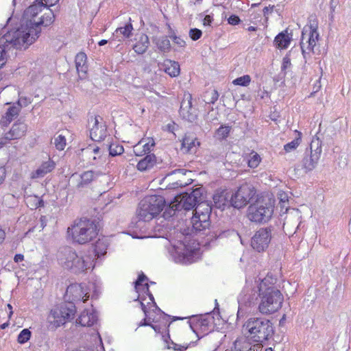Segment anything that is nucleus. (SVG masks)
Here are the masks:
<instances>
[{"label": "nucleus", "mask_w": 351, "mask_h": 351, "mask_svg": "<svg viewBox=\"0 0 351 351\" xmlns=\"http://www.w3.org/2000/svg\"><path fill=\"white\" fill-rule=\"evenodd\" d=\"M165 206V200L162 196H147L140 202L136 215L139 220L149 221L159 214Z\"/></svg>", "instance_id": "nucleus-6"}, {"label": "nucleus", "mask_w": 351, "mask_h": 351, "mask_svg": "<svg viewBox=\"0 0 351 351\" xmlns=\"http://www.w3.org/2000/svg\"><path fill=\"white\" fill-rule=\"evenodd\" d=\"M154 145H155V143L152 138L149 139V141L147 143H145L143 145L141 144L142 149H144V154L149 153L152 148Z\"/></svg>", "instance_id": "nucleus-53"}, {"label": "nucleus", "mask_w": 351, "mask_h": 351, "mask_svg": "<svg viewBox=\"0 0 351 351\" xmlns=\"http://www.w3.org/2000/svg\"><path fill=\"white\" fill-rule=\"evenodd\" d=\"M274 5L272 6H269V7H265L264 9H263V14L264 16L267 17V15L269 13V12H271L273 9H274Z\"/></svg>", "instance_id": "nucleus-63"}, {"label": "nucleus", "mask_w": 351, "mask_h": 351, "mask_svg": "<svg viewBox=\"0 0 351 351\" xmlns=\"http://www.w3.org/2000/svg\"><path fill=\"white\" fill-rule=\"evenodd\" d=\"M231 127L228 125H221L215 132V137L222 140L226 138L230 132Z\"/></svg>", "instance_id": "nucleus-46"}, {"label": "nucleus", "mask_w": 351, "mask_h": 351, "mask_svg": "<svg viewBox=\"0 0 351 351\" xmlns=\"http://www.w3.org/2000/svg\"><path fill=\"white\" fill-rule=\"evenodd\" d=\"M239 237V234L237 231L234 230H220V231H216L213 233V234L210 236V237L218 239V238H226L228 237Z\"/></svg>", "instance_id": "nucleus-45"}, {"label": "nucleus", "mask_w": 351, "mask_h": 351, "mask_svg": "<svg viewBox=\"0 0 351 351\" xmlns=\"http://www.w3.org/2000/svg\"><path fill=\"white\" fill-rule=\"evenodd\" d=\"M133 30L132 25L130 22L125 23L123 26H121L116 29L113 33V38L118 40L121 41L125 38H128L132 35Z\"/></svg>", "instance_id": "nucleus-32"}, {"label": "nucleus", "mask_w": 351, "mask_h": 351, "mask_svg": "<svg viewBox=\"0 0 351 351\" xmlns=\"http://www.w3.org/2000/svg\"><path fill=\"white\" fill-rule=\"evenodd\" d=\"M23 259H24V256L21 254H17L14 257V261L16 263L21 262L22 261H23Z\"/></svg>", "instance_id": "nucleus-64"}, {"label": "nucleus", "mask_w": 351, "mask_h": 351, "mask_svg": "<svg viewBox=\"0 0 351 351\" xmlns=\"http://www.w3.org/2000/svg\"><path fill=\"white\" fill-rule=\"evenodd\" d=\"M87 293H85L84 289L81 284H71L68 286L64 295L66 302H85L89 296H87Z\"/></svg>", "instance_id": "nucleus-20"}, {"label": "nucleus", "mask_w": 351, "mask_h": 351, "mask_svg": "<svg viewBox=\"0 0 351 351\" xmlns=\"http://www.w3.org/2000/svg\"><path fill=\"white\" fill-rule=\"evenodd\" d=\"M191 174V171L184 169H177L167 173L165 180L168 182L167 187L169 189L182 188L192 183L193 179L190 177Z\"/></svg>", "instance_id": "nucleus-13"}, {"label": "nucleus", "mask_w": 351, "mask_h": 351, "mask_svg": "<svg viewBox=\"0 0 351 351\" xmlns=\"http://www.w3.org/2000/svg\"><path fill=\"white\" fill-rule=\"evenodd\" d=\"M55 167V162L49 158L47 161L43 162L36 171L32 173V178H43L48 173L52 171Z\"/></svg>", "instance_id": "nucleus-30"}, {"label": "nucleus", "mask_w": 351, "mask_h": 351, "mask_svg": "<svg viewBox=\"0 0 351 351\" xmlns=\"http://www.w3.org/2000/svg\"><path fill=\"white\" fill-rule=\"evenodd\" d=\"M31 337V332L29 329H23L18 335L17 341L19 343H26Z\"/></svg>", "instance_id": "nucleus-50"}, {"label": "nucleus", "mask_w": 351, "mask_h": 351, "mask_svg": "<svg viewBox=\"0 0 351 351\" xmlns=\"http://www.w3.org/2000/svg\"><path fill=\"white\" fill-rule=\"evenodd\" d=\"M149 45V38L147 35L143 34L140 36L139 40L134 45L133 49L138 54L144 53Z\"/></svg>", "instance_id": "nucleus-37"}, {"label": "nucleus", "mask_w": 351, "mask_h": 351, "mask_svg": "<svg viewBox=\"0 0 351 351\" xmlns=\"http://www.w3.org/2000/svg\"><path fill=\"white\" fill-rule=\"evenodd\" d=\"M167 344L168 349H173L176 351H184L186 349V347L178 345L172 341H171V342L167 341Z\"/></svg>", "instance_id": "nucleus-52"}, {"label": "nucleus", "mask_w": 351, "mask_h": 351, "mask_svg": "<svg viewBox=\"0 0 351 351\" xmlns=\"http://www.w3.org/2000/svg\"><path fill=\"white\" fill-rule=\"evenodd\" d=\"M189 232H174L169 239V254L176 263L190 264L193 262L195 248L191 245Z\"/></svg>", "instance_id": "nucleus-1"}, {"label": "nucleus", "mask_w": 351, "mask_h": 351, "mask_svg": "<svg viewBox=\"0 0 351 351\" xmlns=\"http://www.w3.org/2000/svg\"><path fill=\"white\" fill-rule=\"evenodd\" d=\"M75 67L80 78H85L88 71L87 56L84 52L78 53L75 59Z\"/></svg>", "instance_id": "nucleus-29"}, {"label": "nucleus", "mask_w": 351, "mask_h": 351, "mask_svg": "<svg viewBox=\"0 0 351 351\" xmlns=\"http://www.w3.org/2000/svg\"><path fill=\"white\" fill-rule=\"evenodd\" d=\"M98 176V173L88 170L80 174L73 173L71 176V179L75 182L76 190L82 191L84 189L88 188Z\"/></svg>", "instance_id": "nucleus-19"}, {"label": "nucleus", "mask_w": 351, "mask_h": 351, "mask_svg": "<svg viewBox=\"0 0 351 351\" xmlns=\"http://www.w3.org/2000/svg\"><path fill=\"white\" fill-rule=\"evenodd\" d=\"M291 65V59L289 56H286L282 59V63L281 66L282 71H285L287 68H289Z\"/></svg>", "instance_id": "nucleus-55"}, {"label": "nucleus", "mask_w": 351, "mask_h": 351, "mask_svg": "<svg viewBox=\"0 0 351 351\" xmlns=\"http://www.w3.org/2000/svg\"><path fill=\"white\" fill-rule=\"evenodd\" d=\"M261 161L260 155L254 151H252L247 158L248 167L252 169L256 168Z\"/></svg>", "instance_id": "nucleus-42"}, {"label": "nucleus", "mask_w": 351, "mask_h": 351, "mask_svg": "<svg viewBox=\"0 0 351 351\" xmlns=\"http://www.w3.org/2000/svg\"><path fill=\"white\" fill-rule=\"evenodd\" d=\"M179 112L182 119L189 122L196 120L197 117L196 109L192 106V97L190 94L184 95L180 104Z\"/></svg>", "instance_id": "nucleus-23"}, {"label": "nucleus", "mask_w": 351, "mask_h": 351, "mask_svg": "<svg viewBox=\"0 0 351 351\" xmlns=\"http://www.w3.org/2000/svg\"><path fill=\"white\" fill-rule=\"evenodd\" d=\"M273 212L274 207L270 202L258 200L248 207L247 217L251 221L265 223L270 219Z\"/></svg>", "instance_id": "nucleus-12"}, {"label": "nucleus", "mask_w": 351, "mask_h": 351, "mask_svg": "<svg viewBox=\"0 0 351 351\" xmlns=\"http://www.w3.org/2000/svg\"><path fill=\"white\" fill-rule=\"evenodd\" d=\"M54 19L55 16L53 12L45 5L43 12L41 14L40 16L38 18V22H33L34 27H32V29L27 28V31L16 30V32H20V37L24 40L25 47L32 45L39 37L41 31L40 26L47 27L51 25L54 21Z\"/></svg>", "instance_id": "nucleus-8"}, {"label": "nucleus", "mask_w": 351, "mask_h": 351, "mask_svg": "<svg viewBox=\"0 0 351 351\" xmlns=\"http://www.w3.org/2000/svg\"><path fill=\"white\" fill-rule=\"evenodd\" d=\"M292 34L288 32V29H285L279 33L274 38V43L278 49H287L292 40Z\"/></svg>", "instance_id": "nucleus-31"}, {"label": "nucleus", "mask_w": 351, "mask_h": 351, "mask_svg": "<svg viewBox=\"0 0 351 351\" xmlns=\"http://www.w3.org/2000/svg\"><path fill=\"white\" fill-rule=\"evenodd\" d=\"M343 156H341L340 157V161L339 162V166L341 167V168H344L347 166L348 165V160L346 159V158H344L343 160Z\"/></svg>", "instance_id": "nucleus-61"}, {"label": "nucleus", "mask_w": 351, "mask_h": 351, "mask_svg": "<svg viewBox=\"0 0 351 351\" xmlns=\"http://www.w3.org/2000/svg\"><path fill=\"white\" fill-rule=\"evenodd\" d=\"M230 202L232 206L238 209L245 206L248 204L243 196L239 195L238 191L232 195Z\"/></svg>", "instance_id": "nucleus-39"}, {"label": "nucleus", "mask_w": 351, "mask_h": 351, "mask_svg": "<svg viewBox=\"0 0 351 351\" xmlns=\"http://www.w3.org/2000/svg\"><path fill=\"white\" fill-rule=\"evenodd\" d=\"M213 317L210 313H205L199 315H193L190 325L194 332L196 329H199L204 333H208L210 330V327L213 323Z\"/></svg>", "instance_id": "nucleus-22"}, {"label": "nucleus", "mask_w": 351, "mask_h": 351, "mask_svg": "<svg viewBox=\"0 0 351 351\" xmlns=\"http://www.w3.org/2000/svg\"><path fill=\"white\" fill-rule=\"evenodd\" d=\"M219 93L217 90H212L211 91H207L205 97V101L207 104H215L219 98Z\"/></svg>", "instance_id": "nucleus-47"}, {"label": "nucleus", "mask_w": 351, "mask_h": 351, "mask_svg": "<svg viewBox=\"0 0 351 351\" xmlns=\"http://www.w3.org/2000/svg\"><path fill=\"white\" fill-rule=\"evenodd\" d=\"M241 20L239 17L237 15L232 14L228 19V22L229 24L235 25L240 23Z\"/></svg>", "instance_id": "nucleus-57"}, {"label": "nucleus", "mask_w": 351, "mask_h": 351, "mask_svg": "<svg viewBox=\"0 0 351 351\" xmlns=\"http://www.w3.org/2000/svg\"><path fill=\"white\" fill-rule=\"evenodd\" d=\"M107 248L108 244L105 241L99 239L95 245L94 250L88 254H91L93 258L96 256L100 257L106 254Z\"/></svg>", "instance_id": "nucleus-40"}, {"label": "nucleus", "mask_w": 351, "mask_h": 351, "mask_svg": "<svg viewBox=\"0 0 351 351\" xmlns=\"http://www.w3.org/2000/svg\"><path fill=\"white\" fill-rule=\"evenodd\" d=\"M20 35V32L16 30H9L0 38V69L5 64L10 50L20 49L25 45Z\"/></svg>", "instance_id": "nucleus-10"}, {"label": "nucleus", "mask_w": 351, "mask_h": 351, "mask_svg": "<svg viewBox=\"0 0 351 351\" xmlns=\"http://www.w3.org/2000/svg\"><path fill=\"white\" fill-rule=\"evenodd\" d=\"M97 321V316L93 313L83 311L77 319L76 323L82 326H91Z\"/></svg>", "instance_id": "nucleus-36"}, {"label": "nucleus", "mask_w": 351, "mask_h": 351, "mask_svg": "<svg viewBox=\"0 0 351 351\" xmlns=\"http://www.w3.org/2000/svg\"><path fill=\"white\" fill-rule=\"evenodd\" d=\"M176 209H173V207H168L165 209L163 213V217L165 219H169L175 215Z\"/></svg>", "instance_id": "nucleus-54"}, {"label": "nucleus", "mask_w": 351, "mask_h": 351, "mask_svg": "<svg viewBox=\"0 0 351 351\" xmlns=\"http://www.w3.org/2000/svg\"><path fill=\"white\" fill-rule=\"evenodd\" d=\"M271 239V229L262 228L258 230L251 239L252 247L258 252H264Z\"/></svg>", "instance_id": "nucleus-16"}, {"label": "nucleus", "mask_w": 351, "mask_h": 351, "mask_svg": "<svg viewBox=\"0 0 351 351\" xmlns=\"http://www.w3.org/2000/svg\"><path fill=\"white\" fill-rule=\"evenodd\" d=\"M319 34L317 25L311 24L303 28L300 41V47L304 63L310 64L313 62L312 55L319 40Z\"/></svg>", "instance_id": "nucleus-7"}, {"label": "nucleus", "mask_w": 351, "mask_h": 351, "mask_svg": "<svg viewBox=\"0 0 351 351\" xmlns=\"http://www.w3.org/2000/svg\"><path fill=\"white\" fill-rule=\"evenodd\" d=\"M211 208L207 203L199 204L194 210L191 219V232L199 233L205 232L210 226V215Z\"/></svg>", "instance_id": "nucleus-11"}, {"label": "nucleus", "mask_w": 351, "mask_h": 351, "mask_svg": "<svg viewBox=\"0 0 351 351\" xmlns=\"http://www.w3.org/2000/svg\"><path fill=\"white\" fill-rule=\"evenodd\" d=\"M199 142L196 138L186 136L182 141L181 149L184 153L193 154L196 152Z\"/></svg>", "instance_id": "nucleus-33"}, {"label": "nucleus", "mask_w": 351, "mask_h": 351, "mask_svg": "<svg viewBox=\"0 0 351 351\" xmlns=\"http://www.w3.org/2000/svg\"><path fill=\"white\" fill-rule=\"evenodd\" d=\"M5 178V169L4 167H0V184L3 183Z\"/></svg>", "instance_id": "nucleus-59"}, {"label": "nucleus", "mask_w": 351, "mask_h": 351, "mask_svg": "<svg viewBox=\"0 0 351 351\" xmlns=\"http://www.w3.org/2000/svg\"><path fill=\"white\" fill-rule=\"evenodd\" d=\"M237 191L239 192V195L243 196L248 203L251 202L256 194L255 188L252 184L247 182L242 184Z\"/></svg>", "instance_id": "nucleus-34"}, {"label": "nucleus", "mask_w": 351, "mask_h": 351, "mask_svg": "<svg viewBox=\"0 0 351 351\" xmlns=\"http://www.w3.org/2000/svg\"><path fill=\"white\" fill-rule=\"evenodd\" d=\"M173 42L177 44L178 45H179L180 47H184L185 45V41L183 40L182 38H180V37H178L176 36H174L173 37Z\"/></svg>", "instance_id": "nucleus-58"}, {"label": "nucleus", "mask_w": 351, "mask_h": 351, "mask_svg": "<svg viewBox=\"0 0 351 351\" xmlns=\"http://www.w3.org/2000/svg\"><path fill=\"white\" fill-rule=\"evenodd\" d=\"M27 125L22 122L14 123L11 129L0 138V147L12 140L19 139L23 137L27 132Z\"/></svg>", "instance_id": "nucleus-21"}, {"label": "nucleus", "mask_w": 351, "mask_h": 351, "mask_svg": "<svg viewBox=\"0 0 351 351\" xmlns=\"http://www.w3.org/2000/svg\"><path fill=\"white\" fill-rule=\"evenodd\" d=\"M156 44L158 49L164 53L169 52L170 50L171 44L167 36H162L158 38Z\"/></svg>", "instance_id": "nucleus-41"}, {"label": "nucleus", "mask_w": 351, "mask_h": 351, "mask_svg": "<svg viewBox=\"0 0 351 351\" xmlns=\"http://www.w3.org/2000/svg\"><path fill=\"white\" fill-rule=\"evenodd\" d=\"M142 143H143V141H140L138 144H136L134 147V152L135 153V154L136 156H142L143 154H145L144 149H142V147H141Z\"/></svg>", "instance_id": "nucleus-56"}, {"label": "nucleus", "mask_w": 351, "mask_h": 351, "mask_svg": "<svg viewBox=\"0 0 351 351\" xmlns=\"http://www.w3.org/2000/svg\"><path fill=\"white\" fill-rule=\"evenodd\" d=\"M251 82V77L249 75H244L241 77H237L232 81V84L234 85L247 86Z\"/></svg>", "instance_id": "nucleus-48"}, {"label": "nucleus", "mask_w": 351, "mask_h": 351, "mask_svg": "<svg viewBox=\"0 0 351 351\" xmlns=\"http://www.w3.org/2000/svg\"><path fill=\"white\" fill-rule=\"evenodd\" d=\"M93 125L90 128V136L95 141L104 140L107 136V128L100 116L91 117L89 119V124Z\"/></svg>", "instance_id": "nucleus-18"}, {"label": "nucleus", "mask_w": 351, "mask_h": 351, "mask_svg": "<svg viewBox=\"0 0 351 351\" xmlns=\"http://www.w3.org/2000/svg\"><path fill=\"white\" fill-rule=\"evenodd\" d=\"M265 285L263 281L257 287L261 296L258 310L261 314L269 315L278 311L282 306L283 295L275 287H268L263 290Z\"/></svg>", "instance_id": "nucleus-4"}, {"label": "nucleus", "mask_w": 351, "mask_h": 351, "mask_svg": "<svg viewBox=\"0 0 351 351\" xmlns=\"http://www.w3.org/2000/svg\"><path fill=\"white\" fill-rule=\"evenodd\" d=\"M256 290L252 289L249 287H245L240 293L238 297L239 310L237 315L243 314V307L250 306L254 303V300L256 299Z\"/></svg>", "instance_id": "nucleus-25"}, {"label": "nucleus", "mask_w": 351, "mask_h": 351, "mask_svg": "<svg viewBox=\"0 0 351 351\" xmlns=\"http://www.w3.org/2000/svg\"><path fill=\"white\" fill-rule=\"evenodd\" d=\"M297 136L295 138L291 141L290 143H287L284 146V149L287 152H291L296 149V147L300 145L301 142V136L302 134L300 132L295 131Z\"/></svg>", "instance_id": "nucleus-43"}, {"label": "nucleus", "mask_w": 351, "mask_h": 351, "mask_svg": "<svg viewBox=\"0 0 351 351\" xmlns=\"http://www.w3.org/2000/svg\"><path fill=\"white\" fill-rule=\"evenodd\" d=\"M106 148L109 151V154L112 156H119L124 152V148L119 144H107Z\"/></svg>", "instance_id": "nucleus-44"}, {"label": "nucleus", "mask_w": 351, "mask_h": 351, "mask_svg": "<svg viewBox=\"0 0 351 351\" xmlns=\"http://www.w3.org/2000/svg\"><path fill=\"white\" fill-rule=\"evenodd\" d=\"M158 66L171 77H176L180 74V69L178 62L167 59L163 62L158 63Z\"/></svg>", "instance_id": "nucleus-28"}, {"label": "nucleus", "mask_w": 351, "mask_h": 351, "mask_svg": "<svg viewBox=\"0 0 351 351\" xmlns=\"http://www.w3.org/2000/svg\"><path fill=\"white\" fill-rule=\"evenodd\" d=\"M319 141H313L311 144V150H306L302 161V167L306 171H312L316 166L322 152V147L318 146Z\"/></svg>", "instance_id": "nucleus-17"}, {"label": "nucleus", "mask_w": 351, "mask_h": 351, "mask_svg": "<svg viewBox=\"0 0 351 351\" xmlns=\"http://www.w3.org/2000/svg\"><path fill=\"white\" fill-rule=\"evenodd\" d=\"M204 191L202 187H198L190 192H185L180 201L182 207L186 210H190L199 204L206 203L204 200Z\"/></svg>", "instance_id": "nucleus-15"}, {"label": "nucleus", "mask_w": 351, "mask_h": 351, "mask_svg": "<svg viewBox=\"0 0 351 351\" xmlns=\"http://www.w3.org/2000/svg\"><path fill=\"white\" fill-rule=\"evenodd\" d=\"M45 5L43 2H38L29 6L23 13L22 23L20 27L16 29H12V30H27V28H31L34 27V23H37V16L43 12V9Z\"/></svg>", "instance_id": "nucleus-14"}, {"label": "nucleus", "mask_w": 351, "mask_h": 351, "mask_svg": "<svg viewBox=\"0 0 351 351\" xmlns=\"http://www.w3.org/2000/svg\"><path fill=\"white\" fill-rule=\"evenodd\" d=\"M23 99H19L16 104H14L13 106L9 107L8 108L7 112L5 115L3 117L1 123L3 125H7L9 124L14 119L16 118L19 115V112L21 111V108L22 107L21 101Z\"/></svg>", "instance_id": "nucleus-27"}, {"label": "nucleus", "mask_w": 351, "mask_h": 351, "mask_svg": "<svg viewBox=\"0 0 351 351\" xmlns=\"http://www.w3.org/2000/svg\"><path fill=\"white\" fill-rule=\"evenodd\" d=\"M246 337L252 344H261V350L263 343L269 340L274 335V324L264 317H250L243 324Z\"/></svg>", "instance_id": "nucleus-2"}, {"label": "nucleus", "mask_w": 351, "mask_h": 351, "mask_svg": "<svg viewBox=\"0 0 351 351\" xmlns=\"http://www.w3.org/2000/svg\"><path fill=\"white\" fill-rule=\"evenodd\" d=\"M75 313V304L72 302H65L52 309L47 319L51 325L54 328H58L73 319Z\"/></svg>", "instance_id": "nucleus-9"}, {"label": "nucleus", "mask_w": 351, "mask_h": 351, "mask_svg": "<svg viewBox=\"0 0 351 351\" xmlns=\"http://www.w3.org/2000/svg\"><path fill=\"white\" fill-rule=\"evenodd\" d=\"M146 280H147V276L142 272L141 274L138 275L137 280L134 282V289L136 291V292H138L140 286H143V290L147 293L150 300H154L153 295L149 292V290L148 283L146 282L144 285H143V282Z\"/></svg>", "instance_id": "nucleus-38"}, {"label": "nucleus", "mask_w": 351, "mask_h": 351, "mask_svg": "<svg viewBox=\"0 0 351 351\" xmlns=\"http://www.w3.org/2000/svg\"><path fill=\"white\" fill-rule=\"evenodd\" d=\"M156 163V157L154 154H147L141 159L137 164L138 170L144 171L152 169Z\"/></svg>", "instance_id": "nucleus-35"}, {"label": "nucleus", "mask_w": 351, "mask_h": 351, "mask_svg": "<svg viewBox=\"0 0 351 351\" xmlns=\"http://www.w3.org/2000/svg\"><path fill=\"white\" fill-rule=\"evenodd\" d=\"M54 145L57 149L63 150L66 146V138L62 134H59L54 138Z\"/></svg>", "instance_id": "nucleus-49"}, {"label": "nucleus", "mask_w": 351, "mask_h": 351, "mask_svg": "<svg viewBox=\"0 0 351 351\" xmlns=\"http://www.w3.org/2000/svg\"><path fill=\"white\" fill-rule=\"evenodd\" d=\"M202 35V32L197 28L191 29L189 31V36L193 40H197Z\"/></svg>", "instance_id": "nucleus-51"}, {"label": "nucleus", "mask_w": 351, "mask_h": 351, "mask_svg": "<svg viewBox=\"0 0 351 351\" xmlns=\"http://www.w3.org/2000/svg\"><path fill=\"white\" fill-rule=\"evenodd\" d=\"M278 198L280 199V202L282 203H285L286 202L288 201L287 195L284 192H281L279 193Z\"/></svg>", "instance_id": "nucleus-60"}, {"label": "nucleus", "mask_w": 351, "mask_h": 351, "mask_svg": "<svg viewBox=\"0 0 351 351\" xmlns=\"http://www.w3.org/2000/svg\"><path fill=\"white\" fill-rule=\"evenodd\" d=\"M98 232V223L86 218L75 221L71 228H68V233L71 235L73 241L79 244L90 242L96 238Z\"/></svg>", "instance_id": "nucleus-5"}, {"label": "nucleus", "mask_w": 351, "mask_h": 351, "mask_svg": "<svg viewBox=\"0 0 351 351\" xmlns=\"http://www.w3.org/2000/svg\"><path fill=\"white\" fill-rule=\"evenodd\" d=\"M213 21V17L210 15H206L204 19V25H209Z\"/></svg>", "instance_id": "nucleus-62"}, {"label": "nucleus", "mask_w": 351, "mask_h": 351, "mask_svg": "<svg viewBox=\"0 0 351 351\" xmlns=\"http://www.w3.org/2000/svg\"><path fill=\"white\" fill-rule=\"evenodd\" d=\"M57 257L62 267L74 274H81L88 269L94 267V258L91 254H77L69 247L59 250Z\"/></svg>", "instance_id": "nucleus-3"}, {"label": "nucleus", "mask_w": 351, "mask_h": 351, "mask_svg": "<svg viewBox=\"0 0 351 351\" xmlns=\"http://www.w3.org/2000/svg\"><path fill=\"white\" fill-rule=\"evenodd\" d=\"M232 351H261V344H252L246 337H239L234 342Z\"/></svg>", "instance_id": "nucleus-26"}, {"label": "nucleus", "mask_w": 351, "mask_h": 351, "mask_svg": "<svg viewBox=\"0 0 351 351\" xmlns=\"http://www.w3.org/2000/svg\"><path fill=\"white\" fill-rule=\"evenodd\" d=\"M298 210L288 213L283 223V230L286 234L293 235L297 231L301 223Z\"/></svg>", "instance_id": "nucleus-24"}]
</instances>
